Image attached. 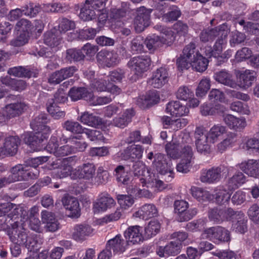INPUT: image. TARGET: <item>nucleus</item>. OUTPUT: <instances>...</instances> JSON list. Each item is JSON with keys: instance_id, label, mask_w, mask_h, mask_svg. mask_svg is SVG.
<instances>
[{"instance_id": "f704fd0d", "label": "nucleus", "mask_w": 259, "mask_h": 259, "mask_svg": "<svg viewBox=\"0 0 259 259\" xmlns=\"http://www.w3.org/2000/svg\"><path fill=\"white\" fill-rule=\"evenodd\" d=\"M227 129L225 126L217 124L213 125L208 132L205 130V134L209 138V142L214 144L227 133Z\"/></svg>"}, {"instance_id": "ea45409f", "label": "nucleus", "mask_w": 259, "mask_h": 259, "mask_svg": "<svg viewBox=\"0 0 259 259\" xmlns=\"http://www.w3.org/2000/svg\"><path fill=\"white\" fill-rule=\"evenodd\" d=\"M160 99L157 92L155 90L150 91L147 93L146 96L139 97L137 101V104L141 108L156 104Z\"/></svg>"}, {"instance_id": "de8ad7c7", "label": "nucleus", "mask_w": 259, "mask_h": 259, "mask_svg": "<svg viewBox=\"0 0 259 259\" xmlns=\"http://www.w3.org/2000/svg\"><path fill=\"white\" fill-rule=\"evenodd\" d=\"M186 146H185L182 148V146H180L178 144L168 143L165 146V150L170 157L173 159H177L182 157L183 150Z\"/></svg>"}, {"instance_id": "37998d69", "label": "nucleus", "mask_w": 259, "mask_h": 259, "mask_svg": "<svg viewBox=\"0 0 259 259\" xmlns=\"http://www.w3.org/2000/svg\"><path fill=\"white\" fill-rule=\"evenodd\" d=\"M191 192L192 196L199 202H203L213 200V196L211 194L202 188L192 187Z\"/></svg>"}, {"instance_id": "6e6d98bb", "label": "nucleus", "mask_w": 259, "mask_h": 259, "mask_svg": "<svg viewBox=\"0 0 259 259\" xmlns=\"http://www.w3.org/2000/svg\"><path fill=\"white\" fill-rule=\"evenodd\" d=\"M143 148L139 145H133L128 147L125 151L129 158L140 159L142 157Z\"/></svg>"}, {"instance_id": "c756f323", "label": "nucleus", "mask_w": 259, "mask_h": 259, "mask_svg": "<svg viewBox=\"0 0 259 259\" xmlns=\"http://www.w3.org/2000/svg\"><path fill=\"white\" fill-rule=\"evenodd\" d=\"M248 176L254 178L259 176V160L249 159L236 165Z\"/></svg>"}, {"instance_id": "a878e982", "label": "nucleus", "mask_w": 259, "mask_h": 259, "mask_svg": "<svg viewBox=\"0 0 259 259\" xmlns=\"http://www.w3.org/2000/svg\"><path fill=\"white\" fill-rule=\"evenodd\" d=\"M232 191L228 190L226 185L218 186L214 188L213 193L211 194L213 200L219 205H225L230 201Z\"/></svg>"}, {"instance_id": "8fccbe9b", "label": "nucleus", "mask_w": 259, "mask_h": 259, "mask_svg": "<svg viewBox=\"0 0 259 259\" xmlns=\"http://www.w3.org/2000/svg\"><path fill=\"white\" fill-rule=\"evenodd\" d=\"M79 137H80V136H78V137H73L69 139L63 140L66 143H69L72 145V149L73 153L77 152L84 151L88 146V144L85 142L77 140L79 139Z\"/></svg>"}, {"instance_id": "a211bd4d", "label": "nucleus", "mask_w": 259, "mask_h": 259, "mask_svg": "<svg viewBox=\"0 0 259 259\" xmlns=\"http://www.w3.org/2000/svg\"><path fill=\"white\" fill-rule=\"evenodd\" d=\"M224 166L213 167L201 171L200 180L203 183L214 184L219 182L222 178L221 173Z\"/></svg>"}, {"instance_id": "2eb2a0df", "label": "nucleus", "mask_w": 259, "mask_h": 259, "mask_svg": "<svg viewBox=\"0 0 259 259\" xmlns=\"http://www.w3.org/2000/svg\"><path fill=\"white\" fill-rule=\"evenodd\" d=\"M11 173L7 178L1 179V182H4L5 185H7L16 181L28 180L29 178H32L30 172L25 169L21 164L13 166L11 169Z\"/></svg>"}, {"instance_id": "49530a36", "label": "nucleus", "mask_w": 259, "mask_h": 259, "mask_svg": "<svg viewBox=\"0 0 259 259\" xmlns=\"http://www.w3.org/2000/svg\"><path fill=\"white\" fill-rule=\"evenodd\" d=\"M249 19L254 22H247L245 29L250 33H255L259 32V11H255L249 17Z\"/></svg>"}, {"instance_id": "0eeeda50", "label": "nucleus", "mask_w": 259, "mask_h": 259, "mask_svg": "<svg viewBox=\"0 0 259 259\" xmlns=\"http://www.w3.org/2000/svg\"><path fill=\"white\" fill-rule=\"evenodd\" d=\"M175 32L169 28H162L160 36L153 34L147 37L145 44L150 51H154L162 44L171 43L175 39Z\"/></svg>"}, {"instance_id": "20e7f679", "label": "nucleus", "mask_w": 259, "mask_h": 259, "mask_svg": "<svg viewBox=\"0 0 259 259\" xmlns=\"http://www.w3.org/2000/svg\"><path fill=\"white\" fill-rule=\"evenodd\" d=\"M208 63L207 59L196 50L193 42H190L184 48L183 55L177 61L178 68L181 71L191 66L193 69L201 72L207 69Z\"/></svg>"}, {"instance_id": "0e129e2a", "label": "nucleus", "mask_w": 259, "mask_h": 259, "mask_svg": "<svg viewBox=\"0 0 259 259\" xmlns=\"http://www.w3.org/2000/svg\"><path fill=\"white\" fill-rule=\"evenodd\" d=\"M176 95L178 99L184 101L194 97L192 91L186 86L180 87L177 90Z\"/></svg>"}, {"instance_id": "c85d7f7f", "label": "nucleus", "mask_w": 259, "mask_h": 259, "mask_svg": "<svg viewBox=\"0 0 259 259\" xmlns=\"http://www.w3.org/2000/svg\"><path fill=\"white\" fill-rule=\"evenodd\" d=\"M165 111L173 116H183L187 115L189 112L186 105L182 104L178 101L168 102L166 107Z\"/></svg>"}, {"instance_id": "58836bf2", "label": "nucleus", "mask_w": 259, "mask_h": 259, "mask_svg": "<svg viewBox=\"0 0 259 259\" xmlns=\"http://www.w3.org/2000/svg\"><path fill=\"white\" fill-rule=\"evenodd\" d=\"M68 96L72 101H75L83 99L89 102L91 92H89L85 88L74 87L70 90Z\"/></svg>"}, {"instance_id": "3c124183", "label": "nucleus", "mask_w": 259, "mask_h": 259, "mask_svg": "<svg viewBox=\"0 0 259 259\" xmlns=\"http://www.w3.org/2000/svg\"><path fill=\"white\" fill-rule=\"evenodd\" d=\"M55 30H51L47 32L44 35V43L51 47H54L59 45L60 37L58 34H56Z\"/></svg>"}, {"instance_id": "f8f14e48", "label": "nucleus", "mask_w": 259, "mask_h": 259, "mask_svg": "<svg viewBox=\"0 0 259 259\" xmlns=\"http://www.w3.org/2000/svg\"><path fill=\"white\" fill-rule=\"evenodd\" d=\"M151 64L150 58L147 55L132 58L128 62V67L138 77H142L149 69Z\"/></svg>"}, {"instance_id": "680f3d73", "label": "nucleus", "mask_w": 259, "mask_h": 259, "mask_svg": "<svg viewBox=\"0 0 259 259\" xmlns=\"http://www.w3.org/2000/svg\"><path fill=\"white\" fill-rule=\"evenodd\" d=\"M67 131H70L74 134H81L83 133L85 128L77 122L67 120L66 121L63 125Z\"/></svg>"}, {"instance_id": "c03bdc74", "label": "nucleus", "mask_w": 259, "mask_h": 259, "mask_svg": "<svg viewBox=\"0 0 259 259\" xmlns=\"http://www.w3.org/2000/svg\"><path fill=\"white\" fill-rule=\"evenodd\" d=\"M237 214V218L232 222V228L236 232L244 233L247 230V220L241 211Z\"/></svg>"}, {"instance_id": "473e14b6", "label": "nucleus", "mask_w": 259, "mask_h": 259, "mask_svg": "<svg viewBox=\"0 0 259 259\" xmlns=\"http://www.w3.org/2000/svg\"><path fill=\"white\" fill-rule=\"evenodd\" d=\"M213 78L216 81L234 89L237 88V83L233 79V75L226 70L214 73Z\"/></svg>"}, {"instance_id": "412c9836", "label": "nucleus", "mask_w": 259, "mask_h": 259, "mask_svg": "<svg viewBox=\"0 0 259 259\" xmlns=\"http://www.w3.org/2000/svg\"><path fill=\"white\" fill-rule=\"evenodd\" d=\"M94 229L86 224L75 225L72 232V238L76 241L82 242L94 234Z\"/></svg>"}, {"instance_id": "f03ea898", "label": "nucleus", "mask_w": 259, "mask_h": 259, "mask_svg": "<svg viewBox=\"0 0 259 259\" xmlns=\"http://www.w3.org/2000/svg\"><path fill=\"white\" fill-rule=\"evenodd\" d=\"M49 122L48 115L41 113L30 123L34 133L26 132L22 135V139L32 151H40L44 149L42 142L48 138L51 132L50 127L47 125Z\"/></svg>"}, {"instance_id": "13d9d810", "label": "nucleus", "mask_w": 259, "mask_h": 259, "mask_svg": "<svg viewBox=\"0 0 259 259\" xmlns=\"http://www.w3.org/2000/svg\"><path fill=\"white\" fill-rule=\"evenodd\" d=\"M160 229V225L157 221H151L145 228V235L148 237H152L159 232Z\"/></svg>"}, {"instance_id": "052dcab7", "label": "nucleus", "mask_w": 259, "mask_h": 259, "mask_svg": "<svg viewBox=\"0 0 259 259\" xmlns=\"http://www.w3.org/2000/svg\"><path fill=\"white\" fill-rule=\"evenodd\" d=\"M15 30L20 33L31 35V23L28 20L22 19L16 23Z\"/></svg>"}, {"instance_id": "6e6552de", "label": "nucleus", "mask_w": 259, "mask_h": 259, "mask_svg": "<svg viewBox=\"0 0 259 259\" xmlns=\"http://www.w3.org/2000/svg\"><path fill=\"white\" fill-rule=\"evenodd\" d=\"M75 165L74 158L72 157L64 158L57 161L53 164L54 170L52 175L54 178L63 179L70 176L72 179V174L74 170L73 166Z\"/></svg>"}, {"instance_id": "1a4fd4ad", "label": "nucleus", "mask_w": 259, "mask_h": 259, "mask_svg": "<svg viewBox=\"0 0 259 259\" xmlns=\"http://www.w3.org/2000/svg\"><path fill=\"white\" fill-rule=\"evenodd\" d=\"M152 9L141 6L135 10L133 25L136 32L140 33L148 27L151 23Z\"/></svg>"}, {"instance_id": "603ef678", "label": "nucleus", "mask_w": 259, "mask_h": 259, "mask_svg": "<svg viewBox=\"0 0 259 259\" xmlns=\"http://www.w3.org/2000/svg\"><path fill=\"white\" fill-rule=\"evenodd\" d=\"M210 79L209 78L203 77L202 78L196 90V95L198 97L205 96L210 88Z\"/></svg>"}, {"instance_id": "b1692460", "label": "nucleus", "mask_w": 259, "mask_h": 259, "mask_svg": "<svg viewBox=\"0 0 259 259\" xmlns=\"http://www.w3.org/2000/svg\"><path fill=\"white\" fill-rule=\"evenodd\" d=\"M97 59L99 64L103 67H111L118 62L117 54L107 50L99 52L97 55Z\"/></svg>"}, {"instance_id": "4468645a", "label": "nucleus", "mask_w": 259, "mask_h": 259, "mask_svg": "<svg viewBox=\"0 0 259 259\" xmlns=\"http://www.w3.org/2000/svg\"><path fill=\"white\" fill-rule=\"evenodd\" d=\"M68 144L59 147L58 138L56 136L52 135L46 147V150L50 153L53 154L56 157H63L73 154L72 145Z\"/></svg>"}, {"instance_id": "5701e85b", "label": "nucleus", "mask_w": 259, "mask_h": 259, "mask_svg": "<svg viewBox=\"0 0 259 259\" xmlns=\"http://www.w3.org/2000/svg\"><path fill=\"white\" fill-rule=\"evenodd\" d=\"M41 219L42 224H44V229L47 231L55 232L60 228L59 223L55 215L52 212L44 210L41 212Z\"/></svg>"}, {"instance_id": "aec40b11", "label": "nucleus", "mask_w": 259, "mask_h": 259, "mask_svg": "<svg viewBox=\"0 0 259 259\" xmlns=\"http://www.w3.org/2000/svg\"><path fill=\"white\" fill-rule=\"evenodd\" d=\"M168 78L169 75L166 69L160 67L152 73V75L148 82L153 88L159 89L167 83Z\"/></svg>"}, {"instance_id": "f257e3e1", "label": "nucleus", "mask_w": 259, "mask_h": 259, "mask_svg": "<svg viewBox=\"0 0 259 259\" xmlns=\"http://www.w3.org/2000/svg\"><path fill=\"white\" fill-rule=\"evenodd\" d=\"M14 212L17 215L18 213H21V219L18 216L13 218L8 217L5 220L8 224H3V229L0 230L5 231L12 242L24 244L28 251L37 252L40 248L42 242L40 239L38 240L36 236H28L29 232L24 228V222L22 221L23 218L25 219L26 211L22 208L19 207Z\"/></svg>"}, {"instance_id": "7c9ffc66", "label": "nucleus", "mask_w": 259, "mask_h": 259, "mask_svg": "<svg viewBox=\"0 0 259 259\" xmlns=\"http://www.w3.org/2000/svg\"><path fill=\"white\" fill-rule=\"evenodd\" d=\"M27 108V106L24 102H17L7 105L4 109V112L7 118L19 116Z\"/></svg>"}, {"instance_id": "09e8293b", "label": "nucleus", "mask_w": 259, "mask_h": 259, "mask_svg": "<svg viewBox=\"0 0 259 259\" xmlns=\"http://www.w3.org/2000/svg\"><path fill=\"white\" fill-rule=\"evenodd\" d=\"M124 212L122 208L118 207L116 210L110 214H107L99 221L100 225H104L112 222L117 221L123 215Z\"/></svg>"}, {"instance_id": "5fc2aeb1", "label": "nucleus", "mask_w": 259, "mask_h": 259, "mask_svg": "<svg viewBox=\"0 0 259 259\" xmlns=\"http://www.w3.org/2000/svg\"><path fill=\"white\" fill-rule=\"evenodd\" d=\"M237 141V135L231 133L227 138L217 145L218 150L221 152L225 151L229 147H232Z\"/></svg>"}, {"instance_id": "bb28decb", "label": "nucleus", "mask_w": 259, "mask_h": 259, "mask_svg": "<svg viewBox=\"0 0 259 259\" xmlns=\"http://www.w3.org/2000/svg\"><path fill=\"white\" fill-rule=\"evenodd\" d=\"M223 121L230 129L236 131L243 130L247 125L244 117H237L232 114L224 115Z\"/></svg>"}, {"instance_id": "a19ab883", "label": "nucleus", "mask_w": 259, "mask_h": 259, "mask_svg": "<svg viewBox=\"0 0 259 259\" xmlns=\"http://www.w3.org/2000/svg\"><path fill=\"white\" fill-rule=\"evenodd\" d=\"M158 210L156 207L153 204H146L135 213L136 217L142 218L143 219H148L156 217Z\"/></svg>"}, {"instance_id": "7ed1b4c3", "label": "nucleus", "mask_w": 259, "mask_h": 259, "mask_svg": "<svg viewBox=\"0 0 259 259\" xmlns=\"http://www.w3.org/2000/svg\"><path fill=\"white\" fill-rule=\"evenodd\" d=\"M19 207H21L26 211V214L25 215V218L23 219L22 221L24 222V228H25L26 223H27L28 227L32 231L37 233H41L44 231V226L42 222L38 218V207L36 206H33L28 211L25 206L18 205L10 203H5L0 205V229H3V224H7L5 220L8 217L14 218L15 216L22 218L21 214L18 213L16 214L15 210Z\"/></svg>"}, {"instance_id": "c9c22d12", "label": "nucleus", "mask_w": 259, "mask_h": 259, "mask_svg": "<svg viewBox=\"0 0 259 259\" xmlns=\"http://www.w3.org/2000/svg\"><path fill=\"white\" fill-rule=\"evenodd\" d=\"M256 73L254 71L246 70L240 72L239 75V83L237 87L243 89H247L252 84L256 78Z\"/></svg>"}, {"instance_id": "a18cd8bd", "label": "nucleus", "mask_w": 259, "mask_h": 259, "mask_svg": "<svg viewBox=\"0 0 259 259\" xmlns=\"http://www.w3.org/2000/svg\"><path fill=\"white\" fill-rule=\"evenodd\" d=\"M147 176L146 178L143 179L145 182L144 184H147L148 187H154L157 188L159 191H161L164 189L165 186L163 182L161 180H157L154 174L151 173L150 171L147 170L146 172Z\"/></svg>"}, {"instance_id": "69168bd1", "label": "nucleus", "mask_w": 259, "mask_h": 259, "mask_svg": "<svg viewBox=\"0 0 259 259\" xmlns=\"http://www.w3.org/2000/svg\"><path fill=\"white\" fill-rule=\"evenodd\" d=\"M84 57V55L80 50L70 49L66 51V59L69 62L80 61Z\"/></svg>"}, {"instance_id": "393cba45", "label": "nucleus", "mask_w": 259, "mask_h": 259, "mask_svg": "<svg viewBox=\"0 0 259 259\" xmlns=\"http://www.w3.org/2000/svg\"><path fill=\"white\" fill-rule=\"evenodd\" d=\"M193 154V151L190 146H187L184 148L182 153V157H180L181 160L177 166L178 171L187 173L189 171Z\"/></svg>"}, {"instance_id": "864d4df0", "label": "nucleus", "mask_w": 259, "mask_h": 259, "mask_svg": "<svg viewBox=\"0 0 259 259\" xmlns=\"http://www.w3.org/2000/svg\"><path fill=\"white\" fill-rule=\"evenodd\" d=\"M133 170L135 176L138 177H143L140 179V181L143 184L144 186L145 182L143 180V179L146 178L147 175L146 172L147 170L149 171L146 166L142 162L138 161L134 164L133 166Z\"/></svg>"}, {"instance_id": "cd10ccee", "label": "nucleus", "mask_w": 259, "mask_h": 259, "mask_svg": "<svg viewBox=\"0 0 259 259\" xmlns=\"http://www.w3.org/2000/svg\"><path fill=\"white\" fill-rule=\"evenodd\" d=\"M95 71L92 70L86 71L84 73L87 78L91 80L90 85L92 88L98 92L106 91L108 82L107 83L108 80L106 76H100L92 80V78L95 76Z\"/></svg>"}, {"instance_id": "6ab92c4d", "label": "nucleus", "mask_w": 259, "mask_h": 259, "mask_svg": "<svg viewBox=\"0 0 259 259\" xmlns=\"http://www.w3.org/2000/svg\"><path fill=\"white\" fill-rule=\"evenodd\" d=\"M95 171L96 167L93 163H83L74 169L72 174V179L90 180L94 178Z\"/></svg>"}, {"instance_id": "ddd939ff", "label": "nucleus", "mask_w": 259, "mask_h": 259, "mask_svg": "<svg viewBox=\"0 0 259 259\" xmlns=\"http://www.w3.org/2000/svg\"><path fill=\"white\" fill-rule=\"evenodd\" d=\"M195 146L197 151L203 155L210 153L211 144L206 135L205 129L203 127H196L195 132Z\"/></svg>"}, {"instance_id": "bf43d9fd", "label": "nucleus", "mask_w": 259, "mask_h": 259, "mask_svg": "<svg viewBox=\"0 0 259 259\" xmlns=\"http://www.w3.org/2000/svg\"><path fill=\"white\" fill-rule=\"evenodd\" d=\"M230 109L233 111L240 113L242 114L248 115L250 114V111L247 104H243L240 101H235L230 104Z\"/></svg>"}, {"instance_id": "4c0bfd02", "label": "nucleus", "mask_w": 259, "mask_h": 259, "mask_svg": "<svg viewBox=\"0 0 259 259\" xmlns=\"http://www.w3.org/2000/svg\"><path fill=\"white\" fill-rule=\"evenodd\" d=\"M134 115L135 112L133 109H126L121 115L113 119V124L115 126L123 128L132 121V119Z\"/></svg>"}, {"instance_id": "dca6fc26", "label": "nucleus", "mask_w": 259, "mask_h": 259, "mask_svg": "<svg viewBox=\"0 0 259 259\" xmlns=\"http://www.w3.org/2000/svg\"><path fill=\"white\" fill-rule=\"evenodd\" d=\"M116 204L114 199L107 193H101L93 202V209L95 213L103 212Z\"/></svg>"}, {"instance_id": "39448f33", "label": "nucleus", "mask_w": 259, "mask_h": 259, "mask_svg": "<svg viewBox=\"0 0 259 259\" xmlns=\"http://www.w3.org/2000/svg\"><path fill=\"white\" fill-rule=\"evenodd\" d=\"M230 31V28L226 24L221 25L218 29H211L203 31L201 33L200 39L202 41L206 42L212 40L215 35L220 36L215 42L213 49L208 47L205 51V54L209 57L214 58H226V53L222 54V51L227 43L226 38Z\"/></svg>"}, {"instance_id": "774afa93", "label": "nucleus", "mask_w": 259, "mask_h": 259, "mask_svg": "<svg viewBox=\"0 0 259 259\" xmlns=\"http://www.w3.org/2000/svg\"><path fill=\"white\" fill-rule=\"evenodd\" d=\"M189 206L188 203L184 200H176L174 203L175 211L177 213L181 218V221H183V216L188 210Z\"/></svg>"}, {"instance_id": "f3484780", "label": "nucleus", "mask_w": 259, "mask_h": 259, "mask_svg": "<svg viewBox=\"0 0 259 259\" xmlns=\"http://www.w3.org/2000/svg\"><path fill=\"white\" fill-rule=\"evenodd\" d=\"M20 140L17 136H10L5 139L3 147H0V158L12 156L17 152Z\"/></svg>"}, {"instance_id": "4be33fe9", "label": "nucleus", "mask_w": 259, "mask_h": 259, "mask_svg": "<svg viewBox=\"0 0 259 259\" xmlns=\"http://www.w3.org/2000/svg\"><path fill=\"white\" fill-rule=\"evenodd\" d=\"M124 235L128 245L137 244L143 240L142 229L139 226L129 227L124 231Z\"/></svg>"}, {"instance_id": "9b49d317", "label": "nucleus", "mask_w": 259, "mask_h": 259, "mask_svg": "<svg viewBox=\"0 0 259 259\" xmlns=\"http://www.w3.org/2000/svg\"><path fill=\"white\" fill-rule=\"evenodd\" d=\"M201 236L215 243L228 242L231 240L230 232L221 226L208 228L203 231Z\"/></svg>"}, {"instance_id": "423d86ee", "label": "nucleus", "mask_w": 259, "mask_h": 259, "mask_svg": "<svg viewBox=\"0 0 259 259\" xmlns=\"http://www.w3.org/2000/svg\"><path fill=\"white\" fill-rule=\"evenodd\" d=\"M107 0H85L80 9L79 17L84 21L96 19L97 12L107 9Z\"/></svg>"}, {"instance_id": "9d476101", "label": "nucleus", "mask_w": 259, "mask_h": 259, "mask_svg": "<svg viewBox=\"0 0 259 259\" xmlns=\"http://www.w3.org/2000/svg\"><path fill=\"white\" fill-rule=\"evenodd\" d=\"M153 165L159 174L165 176V179L166 181L170 182L174 178V168L171 161L169 159H166L163 154H156Z\"/></svg>"}, {"instance_id": "79ce46f5", "label": "nucleus", "mask_w": 259, "mask_h": 259, "mask_svg": "<svg viewBox=\"0 0 259 259\" xmlns=\"http://www.w3.org/2000/svg\"><path fill=\"white\" fill-rule=\"evenodd\" d=\"M246 182V177L240 172L237 171L233 176L228 179L226 184L228 190L233 191L241 186Z\"/></svg>"}, {"instance_id": "338daca9", "label": "nucleus", "mask_w": 259, "mask_h": 259, "mask_svg": "<svg viewBox=\"0 0 259 259\" xmlns=\"http://www.w3.org/2000/svg\"><path fill=\"white\" fill-rule=\"evenodd\" d=\"M117 180L123 184H127L130 181L131 177L127 171H125L123 166L119 165L115 169Z\"/></svg>"}, {"instance_id": "72a5a7b5", "label": "nucleus", "mask_w": 259, "mask_h": 259, "mask_svg": "<svg viewBox=\"0 0 259 259\" xmlns=\"http://www.w3.org/2000/svg\"><path fill=\"white\" fill-rule=\"evenodd\" d=\"M127 245L121 235H117L108 240L106 246L110 250H112L114 253H121L125 250Z\"/></svg>"}, {"instance_id": "4d7b16f0", "label": "nucleus", "mask_w": 259, "mask_h": 259, "mask_svg": "<svg viewBox=\"0 0 259 259\" xmlns=\"http://www.w3.org/2000/svg\"><path fill=\"white\" fill-rule=\"evenodd\" d=\"M8 73L10 75L19 77H30L33 76L31 71L21 66L10 68L8 71Z\"/></svg>"}, {"instance_id": "2f4dec72", "label": "nucleus", "mask_w": 259, "mask_h": 259, "mask_svg": "<svg viewBox=\"0 0 259 259\" xmlns=\"http://www.w3.org/2000/svg\"><path fill=\"white\" fill-rule=\"evenodd\" d=\"M63 204L68 211V216L71 218H78L80 215L79 204L76 198L66 196L62 199Z\"/></svg>"}, {"instance_id": "e433bc0d", "label": "nucleus", "mask_w": 259, "mask_h": 259, "mask_svg": "<svg viewBox=\"0 0 259 259\" xmlns=\"http://www.w3.org/2000/svg\"><path fill=\"white\" fill-rule=\"evenodd\" d=\"M78 120L84 124L94 127H102L103 124L101 118L88 112L82 113Z\"/></svg>"}, {"instance_id": "e2e57ef3", "label": "nucleus", "mask_w": 259, "mask_h": 259, "mask_svg": "<svg viewBox=\"0 0 259 259\" xmlns=\"http://www.w3.org/2000/svg\"><path fill=\"white\" fill-rule=\"evenodd\" d=\"M117 199L120 207L122 209H126L131 207L134 203V199L133 197L129 195H118Z\"/></svg>"}]
</instances>
